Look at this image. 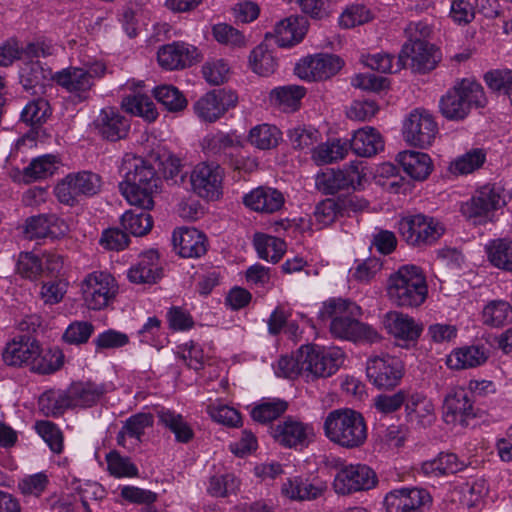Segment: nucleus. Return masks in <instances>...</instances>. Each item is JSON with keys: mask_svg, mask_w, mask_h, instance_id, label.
<instances>
[{"mask_svg": "<svg viewBox=\"0 0 512 512\" xmlns=\"http://www.w3.org/2000/svg\"><path fill=\"white\" fill-rule=\"evenodd\" d=\"M123 181L119 189L130 205L143 210L154 206V194L158 192L160 178L154 167L142 157L127 153L119 168Z\"/></svg>", "mask_w": 512, "mask_h": 512, "instance_id": "f257e3e1", "label": "nucleus"}, {"mask_svg": "<svg viewBox=\"0 0 512 512\" xmlns=\"http://www.w3.org/2000/svg\"><path fill=\"white\" fill-rule=\"evenodd\" d=\"M360 312L355 302L330 298L323 303L319 318L322 321L330 320L329 330L335 338L370 344L380 342L382 337L373 327L357 320Z\"/></svg>", "mask_w": 512, "mask_h": 512, "instance_id": "f03ea898", "label": "nucleus"}, {"mask_svg": "<svg viewBox=\"0 0 512 512\" xmlns=\"http://www.w3.org/2000/svg\"><path fill=\"white\" fill-rule=\"evenodd\" d=\"M323 429L325 436L342 448H359L367 439V425L363 415L349 408L329 412Z\"/></svg>", "mask_w": 512, "mask_h": 512, "instance_id": "7ed1b4c3", "label": "nucleus"}, {"mask_svg": "<svg viewBox=\"0 0 512 512\" xmlns=\"http://www.w3.org/2000/svg\"><path fill=\"white\" fill-rule=\"evenodd\" d=\"M428 294L425 276L414 265H405L390 275L387 295L391 302L399 307H419Z\"/></svg>", "mask_w": 512, "mask_h": 512, "instance_id": "20e7f679", "label": "nucleus"}, {"mask_svg": "<svg viewBox=\"0 0 512 512\" xmlns=\"http://www.w3.org/2000/svg\"><path fill=\"white\" fill-rule=\"evenodd\" d=\"M487 103L484 89L472 78L457 81L440 100V111L449 120L465 119L472 107H484Z\"/></svg>", "mask_w": 512, "mask_h": 512, "instance_id": "39448f33", "label": "nucleus"}, {"mask_svg": "<svg viewBox=\"0 0 512 512\" xmlns=\"http://www.w3.org/2000/svg\"><path fill=\"white\" fill-rule=\"evenodd\" d=\"M511 199L512 193L502 184L488 183L461 205V212L475 223H486L491 220L494 211L506 206Z\"/></svg>", "mask_w": 512, "mask_h": 512, "instance_id": "423d86ee", "label": "nucleus"}, {"mask_svg": "<svg viewBox=\"0 0 512 512\" xmlns=\"http://www.w3.org/2000/svg\"><path fill=\"white\" fill-rule=\"evenodd\" d=\"M300 363L307 379L327 378L335 374L343 363V353L339 349L327 350L307 344L300 347Z\"/></svg>", "mask_w": 512, "mask_h": 512, "instance_id": "0eeeda50", "label": "nucleus"}, {"mask_svg": "<svg viewBox=\"0 0 512 512\" xmlns=\"http://www.w3.org/2000/svg\"><path fill=\"white\" fill-rule=\"evenodd\" d=\"M398 230L403 240L414 247L432 245L444 233V228L439 222L422 214L402 218Z\"/></svg>", "mask_w": 512, "mask_h": 512, "instance_id": "6e6552de", "label": "nucleus"}, {"mask_svg": "<svg viewBox=\"0 0 512 512\" xmlns=\"http://www.w3.org/2000/svg\"><path fill=\"white\" fill-rule=\"evenodd\" d=\"M81 292L84 303L89 309L101 310L115 299L118 285L111 274L94 271L83 279Z\"/></svg>", "mask_w": 512, "mask_h": 512, "instance_id": "1a4fd4ad", "label": "nucleus"}, {"mask_svg": "<svg viewBox=\"0 0 512 512\" xmlns=\"http://www.w3.org/2000/svg\"><path fill=\"white\" fill-rule=\"evenodd\" d=\"M101 185V176L92 171L70 173L57 184L55 194L61 203L74 206L79 196H93L100 191Z\"/></svg>", "mask_w": 512, "mask_h": 512, "instance_id": "9d476101", "label": "nucleus"}, {"mask_svg": "<svg viewBox=\"0 0 512 512\" xmlns=\"http://www.w3.org/2000/svg\"><path fill=\"white\" fill-rule=\"evenodd\" d=\"M366 375L378 389H393L404 375V365L398 357L386 353L370 356L366 363Z\"/></svg>", "mask_w": 512, "mask_h": 512, "instance_id": "9b49d317", "label": "nucleus"}, {"mask_svg": "<svg viewBox=\"0 0 512 512\" xmlns=\"http://www.w3.org/2000/svg\"><path fill=\"white\" fill-rule=\"evenodd\" d=\"M365 173L361 163L352 162L343 168L327 169L316 176V187L326 195H333L340 190H357L362 186Z\"/></svg>", "mask_w": 512, "mask_h": 512, "instance_id": "f8f14e48", "label": "nucleus"}, {"mask_svg": "<svg viewBox=\"0 0 512 512\" xmlns=\"http://www.w3.org/2000/svg\"><path fill=\"white\" fill-rule=\"evenodd\" d=\"M375 471L365 464H350L340 468L334 478L333 488L338 495H351L367 491L377 485Z\"/></svg>", "mask_w": 512, "mask_h": 512, "instance_id": "ddd939ff", "label": "nucleus"}, {"mask_svg": "<svg viewBox=\"0 0 512 512\" xmlns=\"http://www.w3.org/2000/svg\"><path fill=\"white\" fill-rule=\"evenodd\" d=\"M224 169L215 162H201L191 172L193 191L206 200H218L223 194Z\"/></svg>", "mask_w": 512, "mask_h": 512, "instance_id": "4468645a", "label": "nucleus"}, {"mask_svg": "<svg viewBox=\"0 0 512 512\" xmlns=\"http://www.w3.org/2000/svg\"><path fill=\"white\" fill-rule=\"evenodd\" d=\"M238 96L232 90L214 89L193 105L195 114L205 122H215L221 118L229 109L237 105Z\"/></svg>", "mask_w": 512, "mask_h": 512, "instance_id": "2eb2a0df", "label": "nucleus"}, {"mask_svg": "<svg viewBox=\"0 0 512 512\" xmlns=\"http://www.w3.org/2000/svg\"><path fill=\"white\" fill-rule=\"evenodd\" d=\"M437 133V123L433 115L425 109L413 110L404 123V137L414 146H430Z\"/></svg>", "mask_w": 512, "mask_h": 512, "instance_id": "dca6fc26", "label": "nucleus"}, {"mask_svg": "<svg viewBox=\"0 0 512 512\" xmlns=\"http://www.w3.org/2000/svg\"><path fill=\"white\" fill-rule=\"evenodd\" d=\"M410 65L418 72H428L433 70L440 61V55L434 45L426 40H414L412 43H405L398 56L397 69Z\"/></svg>", "mask_w": 512, "mask_h": 512, "instance_id": "f3484780", "label": "nucleus"}, {"mask_svg": "<svg viewBox=\"0 0 512 512\" xmlns=\"http://www.w3.org/2000/svg\"><path fill=\"white\" fill-rule=\"evenodd\" d=\"M474 401L465 387L455 386L450 388L443 404L445 422L467 426L468 420L476 416Z\"/></svg>", "mask_w": 512, "mask_h": 512, "instance_id": "a211bd4d", "label": "nucleus"}, {"mask_svg": "<svg viewBox=\"0 0 512 512\" xmlns=\"http://www.w3.org/2000/svg\"><path fill=\"white\" fill-rule=\"evenodd\" d=\"M432 497L422 488L394 489L386 494L384 506L387 512H415L429 506Z\"/></svg>", "mask_w": 512, "mask_h": 512, "instance_id": "6ab92c4d", "label": "nucleus"}, {"mask_svg": "<svg viewBox=\"0 0 512 512\" xmlns=\"http://www.w3.org/2000/svg\"><path fill=\"white\" fill-rule=\"evenodd\" d=\"M383 325L401 347H409L410 344H415L423 331L421 323L408 314L399 311L387 312L383 318Z\"/></svg>", "mask_w": 512, "mask_h": 512, "instance_id": "aec40b11", "label": "nucleus"}, {"mask_svg": "<svg viewBox=\"0 0 512 512\" xmlns=\"http://www.w3.org/2000/svg\"><path fill=\"white\" fill-rule=\"evenodd\" d=\"M271 435L281 446L296 449L308 445L313 429L308 424L288 417L271 427Z\"/></svg>", "mask_w": 512, "mask_h": 512, "instance_id": "412c9836", "label": "nucleus"}, {"mask_svg": "<svg viewBox=\"0 0 512 512\" xmlns=\"http://www.w3.org/2000/svg\"><path fill=\"white\" fill-rule=\"evenodd\" d=\"M94 127L103 139L115 142L127 137L130 122L119 109L105 107L94 120Z\"/></svg>", "mask_w": 512, "mask_h": 512, "instance_id": "4be33fe9", "label": "nucleus"}, {"mask_svg": "<svg viewBox=\"0 0 512 512\" xmlns=\"http://www.w3.org/2000/svg\"><path fill=\"white\" fill-rule=\"evenodd\" d=\"M68 232V225L55 214L38 215L26 220L23 234L28 240L59 237Z\"/></svg>", "mask_w": 512, "mask_h": 512, "instance_id": "5701e85b", "label": "nucleus"}, {"mask_svg": "<svg viewBox=\"0 0 512 512\" xmlns=\"http://www.w3.org/2000/svg\"><path fill=\"white\" fill-rule=\"evenodd\" d=\"M173 245L183 258H199L207 252V238L196 228L181 227L173 233Z\"/></svg>", "mask_w": 512, "mask_h": 512, "instance_id": "b1692460", "label": "nucleus"}, {"mask_svg": "<svg viewBox=\"0 0 512 512\" xmlns=\"http://www.w3.org/2000/svg\"><path fill=\"white\" fill-rule=\"evenodd\" d=\"M327 490V484L319 479L300 476L288 478L282 485V493L295 501H312L320 498Z\"/></svg>", "mask_w": 512, "mask_h": 512, "instance_id": "393cba45", "label": "nucleus"}, {"mask_svg": "<svg viewBox=\"0 0 512 512\" xmlns=\"http://www.w3.org/2000/svg\"><path fill=\"white\" fill-rule=\"evenodd\" d=\"M53 80L80 100L88 99L89 92L94 86V83L90 80V75L86 73V68L83 67L71 66L62 69L53 76Z\"/></svg>", "mask_w": 512, "mask_h": 512, "instance_id": "a878e982", "label": "nucleus"}, {"mask_svg": "<svg viewBox=\"0 0 512 512\" xmlns=\"http://www.w3.org/2000/svg\"><path fill=\"white\" fill-rule=\"evenodd\" d=\"M196 52V48L184 42H173L159 48L157 59L162 68L179 70L193 63Z\"/></svg>", "mask_w": 512, "mask_h": 512, "instance_id": "bb28decb", "label": "nucleus"}, {"mask_svg": "<svg viewBox=\"0 0 512 512\" xmlns=\"http://www.w3.org/2000/svg\"><path fill=\"white\" fill-rule=\"evenodd\" d=\"M163 276L159 254L149 250L140 255L137 264L128 271V279L136 284H154Z\"/></svg>", "mask_w": 512, "mask_h": 512, "instance_id": "cd10ccee", "label": "nucleus"}, {"mask_svg": "<svg viewBox=\"0 0 512 512\" xmlns=\"http://www.w3.org/2000/svg\"><path fill=\"white\" fill-rule=\"evenodd\" d=\"M283 194L270 187H258L246 194L243 203L256 212L272 214L279 211L284 205Z\"/></svg>", "mask_w": 512, "mask_h": 512, "instance_id": "c85d7f7f", "label": "nucleus"}, {"mask_svg": "<svg viewBox=\"0 0 512 512\" xmlns=\"http://www.w3.org/2000/svg\"><path fill=\"white\" fill-rule=\"evenodd\" d=\"M39 352L38 342L28 335H22L8 343L3 352V361L9 366L30 364Z\"/></svg>", "mask_w": 512, "mask_h": 512, "instance_id": "c756f323", "label": "nucleus"}, {"mask_svg": "<svg viewBox=\"0 0 512 512\" xmlns=\"http://www.w3.org/2000/svg\"><path fill=\"white\" fill-rule=\"evenodd\" d=\"M72 406L87 408L95 405L106 393L104 384L93 381H77L68 387Z\"/></svg>", "mask_w": 512, "mask_h": 512, "instance_id": "7c9ffc66", "label": "nucleus"}, {"mask_svg": "<svg viewBox=\"0 0 512 512\" xmlns=\"http://www.w3.org/2000/svg\"><path fill=\"white\" fill-rule=\"evenodd\" d=\"M350 147L361 157H372L384 149V140L375 128L366 126L354 133Z\"/></svg>", "mask_w": 512, "mask_h": 512, "instance_id": "2f4dec72", "label": "nucleus"}, {"mask_svg": "<svg viewBox=\"0 0 512 512\" xmlns=\"http://www.w3.org/2000/svg\"><path fill=\"white\" fill-rule=\"evenodd\" d=\"M397 161L411 178L425 180L433 169L430 156L418 151H402L397 155Z\"/></svg>", "mask_w": 512, "mask_h": 512, "instance_id": "473e14b6", "label": "nucleus"}, {"mask_svg": "<svg viewBox=\"0 0 512 512\" xmlns=\"http://www.w3.org/2000/svg\"><path fill=\"white\" fill-rule=\"evenodd\" d=\"M151 158L158 163L159 169L169 184L180 185L184 183L186 173L183 171L180 158L165 148L153 150Z\"/></svg>", "mask_w": 512, "mask_h": 512, "instance_id": "72a5a7b5", "label": "nucleus"}, {"mask_svg": "<svg viewBox=\"0 0 512 512\" xmlns=\"http://www.w3.org/2000/svg\"><path fill=\"white\" fill-rule=\"evenodd\" d=\"M305 33L306 27L303 18L288 17L276 24L274 38L279 47H290L299 43Z\"/></svg>", "mask_w": 512, "mask_h": 512, "instance_id": "f704fd0d", "label": "nucleus"}, {"mask_svg": "<svg viewBox=\"0 0 512 512\" xmlns=\"http://www.w3.org/2000/svg\"><path fill=\"white\" fill-rule=\"evenodd\" d=\"M488 359V351L483 346H465L454 350L447 359L452 369H468L484 364Z\"/></svg>", "mask_w": 512, "mask_h": 512, "instance_id": "c9c22d12", "label": "nucleus"}, {"mask_svg": "<svg viewBox=\"0 0 512 512\" xmlns=\"http://www.w3.org/2000/svg\"><path fill=\"white\" fill-rule=\"evenodd\" d=\"M39 408L46 416L57 417L73 408L68 388L50 389L39 397Z\"/></svg>", "mask_w": 512, "mask_h": 512, "instance_id": "e433bc0d", "label": "nucleus"}, {"mask_svg": "<svg viewBox=\"0 0 512 512\" xmlns=\"http://www.w3.org/2000/svg\"><path fill=\"white\" fill-rule=\"evenodd\" d=\"M489 262L496 268L512 272V240L499 238L486 245Z\"/></svg>", "mask_w": 512, "mask_h": 512, "instance_id": "4c0bfd02", "label": "nucleus"}, {"mask_svg": "<svg viewBox=\"0 0 512 512\" xmlns=\"http://www.w3.org/2000/svg\"><path fill=\"white\" fill-rule=\"evenodd\" d=\"M157 417L159 419V424L174 433L176 441L188 443L192 440L194 432L180 414L169 409L162 408L157 411Z\"/></svg>", "mask_w": 512, "mask_h": 512, "instance_id": "58836bf2", "label": "nucleus"}, {"mask_svg": "<svg viewBox=\"0 0 512 512\" xmlns=\"http://www.w3.org/2000/svg\"><path fill=\"white\" fill-rule=\"evenodd\" d=\"M253 243L258 256L272 263H277L286 251V244L282 239L266 234H255Z\"/></svg>", "mask_w": 512, "mask_h": 512, "instance_id": "ea45409f", "label": "nucleus"}, {"mask_svg": "<svg viewBox=\"0 0 512 512\" xmlns=\"http://www.w3.org/2000/svg\"><path fill=\"white\" fill-rule=\"evenodd\" d=\"M281 139V131L276 126L270 124H261L253 127L248 136L251 145L260 150L276 148Z\"/></svg>", "mask_w": 512, "mask_h": 512, "instance_id": "a19ab883", "label": "nucleus"}, {"mask_svg": "<svg viewBox=\"0 0 512 512\" xmlns=\"http://www.w3.org/2000/svg\"><path fill=\"white\" fill-rule=\"evenodd\" d=\"M57 158L54 155H42L33 159L23 169V178L26 183L45 179L54 174L57 169Z\"/></svg>", "mask_w": 512, "mask_h": 512, "instance_id": "79ce46f5", "label": "nucleus"}, {"mask_svg": "<svg viewBox=\"0 0 512 512\" xmlns=\"http://www.w3.org/2000/svg\"><path fill=\"white\" fill-rule=\"evenodd\" d=\"M240 145V140L234 133L217 131L210 133L203 138V150L211 155L220 156L226 154L227 150Z\"/></svg>", "mask_w": 512, "mask_h": 512, "instance_id": "37998d69", "label": "nucleus"}, {"mask_svg": "<svg viewBox=\"0 0 512 512\" xmlns=\"http://www.w3.org/2000/svg\"><path fill=\"white\" fill-rule=\"evenodd\" d=\"M64 363V355L58 348L41 351L31 360V370L38 374H51L59 370Z\"/></svg>", "mask_w": 512, "mask_h": 512, "instance_id": "c03bdc74", "label": "nucleus"}, {"mask_svg": "<svg viewBox=\"0 0 512 512\" xmlns=\"http://www.w3.org/2000/svg\"><path fill=\"white\" fill-rule=\"evenodd\" d=\"M461 464L453 453H441L437 458L422 464V472L427 476H443L459 471Z\"/></svg>", "mask_w": 512, "mask_h": 512, "instance_id": "a18cd8bd", "label": "nucleus"}, {"mask_svg": "<svg viewBox=\"0 0 512 512\" xmlns=\"http://www.w3.org/2000/svg\"><path fill=\"white\" fill-rule=\"evenodd\" d=\"M249 65L256 74L268 76L275 72L277 61L267 45L262 43L251 51Z\"/></svg>", "mask_w": 512, "mask_h": 512, "instance_id": "49530a36", "label": "nucleus"}, {"mask_svg": "<svg viewBox=\"0 0 512 512\" xmlns=\"http://www.w3.org/2000/svg\"><path fill=\"white\" fill-rule=\"evenodd\" d=\"M45 78V71L40 61L29 60L23 63L20 70V83L24 90L32 95L37 94V88L43 87Z\"/></svg>", "mask_w": 512, "mask_h": 512, "instance_id": "de8ad7c7", "label": "nucleus"}, {"mask_svg": "<svg viewBox=\"0 0 512 512\" xmlns=\"http://www.w3.org/2000/svg\"><path fill=\"white\" fill-rule=\"evenodd\" d=\"M347 152V143L336 140L312 148V159L317 165H325L342 160Z\"/></svg>", "mask_w": 512, "mask_h": 512, "instance_id": "09e8293b", "label": "nucleus"}, {"mask_svg": "<svg viewBox=\"0 0 512 512\" xmlns=\"http://www.w3.org/2000/svg\"><path fill=\"white\" fill-rule=\"evenodd\" d=\"M122 105L128 112L140 116L149 122L155 121L158 117L155 104L147 95L137 94L126 97Z\"/></svg>", "mask_w": 512, "mask_h": 512, "instance_id": "8fccbe9b", "label": "nucleus"}, {"mask_svg": "<svg viewBox=\"0 0 512 512\" xmlns=\"http://www.w3.org/2000/svg\"><path fill=\"white\" fill-rule=\"evenodd\" d=\"M122 227L134 236H144L153 227V219L146 211H126L121 217Z\"/></svg>", "mask_w": 512, "mask_h": 512, "instance_id": "3c124183", "label": "nucleus"}, {"mask_svg": "<svg viewBox=\"0 0 512 512\" xmlns=\"http://www.w3.org/2000/svg\"><path fill=\"white\" fill-rule=\"evenodd\" d=\"M155 99L167 110L178 112L186 108L187 100L182 92L172 85L157 86L153 90Z\"/></svg>", "mask_w": 512, "mask_h": 512, "instance_id": "603ef678", "label": "nucleus"}, {"mask_svg": "<svg viewBox=\"0 0 512 512\" xmlns=\"http://www.w3.org/2000/svg\"><path fill=\"white\" fill-rule=\"evenodd\" d=\"M460 493L468 507H476L488 495L489 484L484 477H475L460 485Z\"/></svg>", "mask_w": 512, "mask_h": 512, "instance_id": "864d4df0", "label": "nucleus"}, {"mask_svg": "<svg viewBox=\"0 0 512 512\" xmlns=\"http://www.w3.org/2000/svg\"><path fill=\"white\" fill-rule=\"evenodd\" d=\"M105 460L107 470L116 478H131L138 476V468L129 457L122 456L118 451H110Z\"/></svg>", "mask_w": 512, "mask_h": 512, "instance_id": "5fc2aeb1", "label": "nucleus"}, {"mask_svg": "<svg viewBox=\"0 0 512 512\" xmlns=\"http://www.w3.org/2000/svg\"><path fill=\"white\" fill-rule=\"evenodd\" d=\"M51 114L49 102L43 98L34 99L26 104L21 113V120L30 126H40Z\"/></svg>", "mask_w": 512, "mask_h": 512, "instance_id": "6e6d98bb", "label": "nucleus"}, {"mask_svg": "<svg viewBox=\"0 0 512 512\" xmlns=\"http://www.w3.org/2000/svg\"><path fill=\"white\" fill-rule=\"evenodd\" d=\"M512 315V308L507 301L494 300L483 309V321L485 324L499 327L506 324Z\"/></svg>", "mask_w": 512, "mask_h": 512, "instance_id": "4d7b16f0", "label": "nucleus"}, {"mask_svg": "<svg viewBox=\"0 0 512 512\" xmlns=\"http://www.w3.org/2000/svg\"><path fill=\"white\" fill-rule=\"evenodd\" d=\"M287 408L288 404L283 400L264 401L256 405L250 415L254 421L266 424L280 417Z\"/></svg>", "mask_w": 512, "mask_h": 512, "instance_id": "13d9d810", "label": "nucleus"}, {"mask_svg": "<svg viewBox=\"0 0 512 512\" xmlns=\"http://www.w3.org/2000/svg\"><path fill=\"white\" fill-rule=\"evenodd\" d=\"M306 89L299 85H286L277 87L271 91V97L283 107V109L296 110L300 100L305 96Z\"/></svg>", "mask_w": 512, "mask_h": 512, "instance_id": "bf43d9fd", "label": "nucleus"}, {"mask_svg": "<svg viewBox=\"0 0 512 512\" xmlns=\"http://www.w3.org/2000/svg\"><path fill=\"white\" fill-rule=\"evenodd\" d=\"M487 86L495 92L506 95L512 105V70L495 69L484 75Z\"/></svg>", "mask_w": 512, "mask_h": 512, "instance_id": "052dcab7", "label": "nucleus"}, {"mask_svg": "<svg viewBox=\"0 0 512 512\" xmlns=\"http://www.w3.org/2000/svg\"><path fill=\"white\" fill-rule=\"evenodd\" d=\"M406 410L409 415L414 414L420 422L430 423L434 419L433 404L422 394L415 393L406 397Z\"/></svg>", "mask_w": 512, "mask_h": 512, "instance_id": "680f3d73", "label": "nucleus"}, {"mask_svg": "<svg viewBox=\"0 0 512 512\" xmlns=\"http://www.w3.org/2000/svg\"><path fill=\"white\" fill-rule=\"evenodd\" d=\"M239 485L240 481L233 474L215 475L210 478L207 491L213 497H227L235 494Z\"/></svg>", "mask_w": 512, "mask_h": 512, "instance_id": "e2e57ef3", "label": "nucleus"}, {"mask_svg": "<svg viewBox=\"0 0 512 512\" xmlns=\"http://www.w3.org/2000/svg\"><path fill=\"white\" fill-rule=\"evenodd\" d=\"M35 429L54 453L59 454L63 451V434L55 423L47 420L37 421Z\"/></svg>", "mask_w": 512, "mask_h": 512, "instance_id": "0e129e2a", "label": "nucleus"}, {"mask_svg": "<svg viewBox=\"0 0 512 512\" xmlns=\"http://www.w3.org/2000/svg\"><path fill=\"white\" fill-rule=\"evenodd\" d=\"M288 137L293 148L304 150L314 148L320 139V133L313 128L298 126L288 131Z\"/></svg>", "mask_w": 512, "mask_h": 512, "instance_id": "69168bd1", "label": "nucleus"}, {"mask_svg": "<svg viewBox=\"0 0 512 512\" xmlns=\"http://www.w3.org/2000/svg\"><path fill=\"white\" fill-rule=\"evenodd\" d=\"M16 269L18 274L27 279H37L42 271L41 259L32 252H21L18 257Z\"/></svg>", "mask_w": 512, "mask_h": 512, "instance_id": "338daca9", "label": "nucleus"}, {"mask_svg": "<svg viewBox=\"0 0 512 512\" xmlns=\"http://www.w3.org/2000/svg\"><path fill=\"white\" fill-rule=\"evenodd\" d=\"M210 417L217 423L228 427H238L242 418L240 413L233 407L224 404H213L207 407Z\"/></svg>", "mask_w": 512, "mask_h": 512, "instance_id": "774afa93", "label": "nucleus"}]
</instances>
